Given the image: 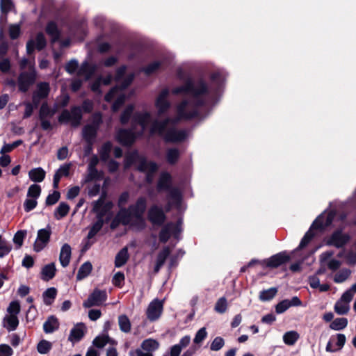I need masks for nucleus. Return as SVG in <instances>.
Listing matches in <instances>:
<instances>
[{
	"label": "nucleus",
	"instance_id": "nucleus-47",
	"mask_svg": "<svg viewBox=\"0 0 356 356\" xmlns=\"http://www.w3.org/2000/svg\"><path fill=\"white\" fill-rule=\"evenodd\" d=\"M348 325V319L346 318H337L330 324V327L334 330H341Z\"/></svg>",
	"mask_w": 356,
	"mask_h": 356
},
{
	"label": "nucleus",
	"instance_id": "nucleus-42",
	"mask_svg": "<svg viewBox=\"0 0 356 356\" xmlns=\"http://www.w3.org/2000/svg\"><path fill=\"white\" fill-rule=\"evenodd\" d=\"M92 266L90 261L84 262L79 268L76 274V280H81L88 277L91 273Z\"/></svg>",
	"mask_w": 356,
	"mask_h": 356
},
{
	"label": "nucleus",
	"instance_id": "nucleus-36",
	"mask_svg": "<svg viewBox=\"0 0 356 356\" xmlns=\"http://www.w3.org/2000/svg\"><path fill=\"white\" fill-rule=\"evenodd\" d=\"M173 225V222H168L164 225L161 228L159 234V241L163 243H165L170 238L172 234V226Z\"/></svg>",
	"mask_w": 356,
	"mask_h": 356
},
{
	"label": "nucleus",
	"instance_id": "nucleus-59",
	"mask_svg": "<svg viewBox=\"0 0 356 356\" xmlns=\"http://www.w3.org/2000/svg\"><path fill=\"white\" fill-rule=\"evenodd\" d=\"M126 101V96L124 94L119 95L111 106V111L116 113L122 106Z\"/></svg>",
	"mask_w": 356,
	"mask_h": 356
},
{
	"label": "nucleus",
	"instance_id": "nucleus-12",
	"mask_svg": "<svg viewBox=\"0 0 356 356\" xmlns=\"http://www.w3.org/2000/svg\"><path fill=\"white\" fill-rule=\"evenodd\" d=\"M336 213L334 211H329L326 216L324 213L320 214L313 221L310 226V229L314 230H319L321 232L325 229L326 227H329L333 222Z\"/></svg>",
	"mask_w": 356,
	"mask_h": 356
},
{
	"label": "nucleus",
	"instance_id": "nucleus-48",
	"mask_svg": "<svg viewBox=\"0 0 356 356\" xmlns=\"http://www.w3.org/2000/svg\"><path fill=\"white\" fill-rule=\"evenodd\" d=\"M277 289L271 287L267 290H263L259 293V299L262 301H269L272 300L277 294Z\"/></svg>",
	"mask_w": 356,
	"mask_h": 356
},
{
	"label": "nucleus",
	"instance_id": "nucleus-63",
	"mask_svg": "<svg viewBox=\"0 0 356 356\" xmlns=\"http://www.w3.org/2000/svg\"><path fill=\"white\" fill-rule=\"evenodd\" d=\"M102 114L100 112L95 113L92 116V122L88 125H92L96 129L99 130L100 125L102 124Z\"/></svg>",
	"mask_w": 356,
	"mask_h": 356
},
{
	"label": "nucleus",
	"instance_id": "nucleus-25",
	"mask_svg": "<svg viewBox=\"0 0 356 356\" xmlns=\"http://www.w3.org/2000/svg\"><path fill=\"white\" fill-rule=\"evenodd\" d=\"M72 249L68 243H65L60 249L59 261L63 267H67L70 261Z\"/></svg>",
	"mask_w": 356,
	"mask_h": 356
},
{
	"label": "nucleus",
	"instance_id": "nucleus-15",
	"mask_svg": "<svg viewBox=\"0 0 356 356\" xmlns=\"http://www.w3.org/2000/svg\"><path fill=\"white\" fill-rule=\"evenodd\" d=\"M51 235V228L47 225L45 228L40 229L38 231L36 241L34 243L33 249L38 252L42 250L50 241Z\"/></svg>",
	"mask_w": 356,
	"mask_h": 356
},
{
	"label": "nucleus",
	"instance_id": "nucleus-19",
	"mask_svg": "<svg viewBox=\"0 0 356 356\" xmlns=\"http://www.w3.org/2000/svg\"><path fill=\"white\" fill-rule=\"evenodd\" d=\"M112 208V202L108 201L104 203L103 199L100 197L98 200L94 202L92 211L97 213V218L104 219V217L111 210Z\"/></svg>",
	"mask_w": 356,
	"mask_h": 356
},
{
	"label": "nucleus",
	"instance_id": "nucleus-41",
	"mask_svg": "<svg viewBox=\"0 0 356 356\" xmlns=\"http://www.w3.org/2000/svg\"><path fill=\"white\" fill-rule=\"evenodd\" d=\"M57 289L55 287L48 288L42 293L43 302L46 305H51L57 296Z\"/></svg>",
	"mask_w": 356,
	"mask_h": 356
},
{
	"label": "nucleus",
	"instance_id": "nucleus-8",
	"mask_svg": "<svg viewBox=\"0 0 356 356\" xmlns=\"http://www.w3.org/2000/svg\"><path fill=\"white\" fill-rule=\"evenodd\" d=\"M141 162L137 166V170L140 172H145V181L150 184L153 181L154 174L159 170L158 164L152 161H147L145 157L140 158Z\"/></svg>",
	"mask_w": 356,
	"mask_h": 356
},
{
	"label": "nucleus",
	"instance_id": "nucleus-13",
	"mask_svg": "<svg viewBox=\"0 0 356 356\" xmlns=\"http://www.w3.org/2000/svg\"><path fill=\"white\" fill-rule=\"evenodd\" d=\"M336 213L334 211H329L326 216L324 213L320 214L313 221L310 226V229L314 230H319L321 232L325 229L326 227H329L333 222Z\"/></svg>",
	"mask_w": 356,
	"mask_h": 356
},
{
	"label": "nucleus",
	"instance_id": "nucleus-50",
	"mask_svg": "<svg viewBox=\"0 0 356 356\" xmlns=\"http://www.w3.org/2000/svg\"><path fill=\"white\" fill-rule=\"evenodd\" d=\"M299 334L296 331H289L286 332L283 336L284 342L286 345H293L298 339Z\"/></svg>",
	"mask_w": 356,
	"mask_h": 356
},
{
	"label": "nucleus",
	"instance_id": "nucleus-17",
	"mask_svg": "<svg viewBox=\"0 0 356 356\" xmlns=\"http://www.w3.org/2000/svg\"><path fill=\"white\" fill-rule=\"evenodd\" d=\"M136 133L131 129H120L116 134V140L122 146H131L136 139Z\"/></svg>",
	"mask_w": 356,
	"mask_h": 356
},
{
	"label": "nucleus",
	"instance_id": "nucleus-18",
	"mask_svg": "<svg viewBox=\"0 0 356 356\" xmlns=\"http://www.w3.org/2000/svg\"><path fill=\"white\" fill-rule=\"evenodd\" d=\"M163 301L154 299L152 301L146 312L147 317L150 321H155L159 318L163 312Z\"/></svg>",
	"mask_w": 356,
	"mask_h": 356
},
{
	"label": "nucleus",
	"instance_id": "nucleus-43",
	"mask_svg": "<svg viewBox=\"0 0 356 356\" xmlns=\"http://www.w3.org/2000/svg\"><path fill=\"white\" fill-rule=\"evenodd\" d=\"M112 147L113 144L111 141H106L102 145L99 150V156L101 161L104 162L108 161Z\"/></svg>",
	"mask_w": 356,
	"mask_h": 356
},
{
	"label": "nucleus",
	"instance_id": "nucleus-56",
	"mask_svg": "<svg viewBox=\"0 0 356 356\" xmlns=\"http://www.w3.org/2000/svg\"><path fill=\"white\" fill-rule=\"evenodd\" d=\"M51 348H52L51 343L47 340H44V339L41 340L38 343V346H37V350H38V353L40 354L48 353L50 351V350L51 349Z\"/></svg>",
	"mask_w": 356,
	"mask_h": 356
},
{
	"label": "nucleus",
	"instance_id": "nucleus-37",
	"mask_svg": "<svg viewBox=\"0 0 356 356\" xmlns=\"http://www.w3.org/2000/svg\"><path fill=\"white\" fill-rule=\"evenodd\" d=\"M70 209V207L67 203L61 202L55 209L54 216L56 220H60L68 214Z\"/></svg>",
	"mask_w": 356,
	"mask_h": 356
},
{
	"label": "nucleus",
	"instance_id": "nucleus-54",
	"mask_svg": "<svg viewBox=\"0 0 356 356\" xmlns=\"http://www.w3.org/2000/svg\"><path fill=\"white\" fill-rule=\"evenodd\" d=\"M11 250V245L0 235V258L8 254Z\"/></svg>",
	"mask_w": 356,
	"mask_h": 356
},
{
	"label": "nucleus",
	"instance_id": "nucleus-51",
	"mask_svg": "<svg viewBox=\"0 0 356 356\" xmlns=\"http://www.w3.org/2000/svg\"><path fill=\"white\" fill-rule=\"evenodd\" d=\"M315 233L312 229L309 228V230L305 234L304 236L301 239L298 249L302 250L305 248L310 243V241L313 239Z\"/></svg>",
	"mask_w": 356,
	"mask_h": 356
},
{
	"label": "nucleus",
	"instance_id": "nucleus-11",
	"mask_svg": "<svg viewBox=\"0 0 356 356\" xmlns=\"http://www.w3.org/2000/svg\"><path fill=\"white\" fill-rule=\"evenodd\" d=\"M107 300V293L105 290L95 289L89 295L87 300L83 302V307L90 308L93 306H101Z\"/></svg>",
	"mask_w": 356,
	"mask_h": 356
},
{
	"label": "nucleus",
	"instance_id": "nucleus-4",
	"mask_svg": "<svg viewBox=\"0 0 356 356\" xmlns=\"http://www.w3.org/2000/svg\"><path fill=\"white\" fill-rule=\"evenodd\" d=\"M158 192L168 191V197L174 201L177 205H179L181 202V193L179 189L172 186V177L168 172H161L156 184Z\"/></svg>",
	"mask_w": 356,
	"mask_h": 356
},
{
	"label": "nucleus",
	"instance_id": "nucleus-7",
	"mask_svg": "<svg viewBox=\"0 0 356 356\" xmlns=\"http://www.w3.org/2000/svg\"><path fill=\"white\" fill-rule=\"evenodd\" d=\"M350 240V236L344 233L342 228L335 229L326 239L325 244L336 248H343Z\"/></svg>",
	"mask_w": 356,
	"mask_h": 356
},
{
	"label": "nucleus",
	"instance_id": "nucleus-33",
	"mask_svg": "<svg viewBox=\"0 0 356 356\" xmlns=\"http://www.w3.org/2000/svg\"><path fill=\"white\" fill-rule=\"evenodd\" d=\"M134 109L135 106L133 104H129L125 107L120 116V122L122 125L128 124L134 114Z\"/></svg>",
	"mask_w": 356,
	"mask_h": 356
},
{
	"label": "nucleus",
	"instance_id": "nucleus-34",
	"mask_svg": "<svg viewBox=\"0 0 356 356\" xmlns=\"http://www.w3.org/2000/svg\"><path fill=\"white\" fill-rule=\"evenodd\" d=\"M144 157L143 156L139 155L137 151H134L133 152L125 156L124 161V170H128L131 168V166L136 163L137 161L140 163L141 159L140 158Z\"/></svg>",
	"mask_w": 356,
	"mask_h": 356
},
{
	"label": "nucleus",
	"instance_id": "nucleus-24",
	"mask_svg": "<svg viewBox=\"0 0 356 356\" xmlns=\"http://www.w3.org/2000/svg\"><path fill=\"white\" fill-rule=\"evenodd\" d=\"M59 326L60 323L58 318L54 315H51L49 316L44 323L43 330L47 334L53 333L56 330H58Z\"/></svg>",
	"mask_w": 356,
	"mask_h": 356
},
{
	"label": "nucleus",
	"instance_id": "nucleus-44",
	"mask_svg": "<svg viewBox=\"0 0 356 356\" xmlns=\"http://www.w3.org/2000/svg\"><path fill=\"white\" fill-rule=\"evenodd\" d=\"M94 72L95 67L87 61H85L81 64L77 74L79 76H85L86 79H88L90 78Z\"/></svg>",
	"mask_w": 356,
	"mask_h": 356
},
{
	"label": "nucleus",
	"instance_id": "nucleus-46",
	"mask_svg": "<svg viewBox=\"0 0 356 356\" xmlns=\"http://www.w3.org/2000/svg\"><path fill=\"white\" fill-rule=\"evenodd\" d=\"M110 341L111 338L108 334L98 335L93 339L92 346L97 348H103Z\"/></svg>",
	"mask_w": 356,
	"mask_h": 356
},
{
	"label": "nucleus",
	"instance_id": "nucleus-28",
	"mask_svg": "<svg viewBox=\"0 0 356 356\" xmlns=\"http://www.w3.org/2000/svg\"><path fill=\"white\" fill-rule=\"evenodd\" d=\"M46 176V172L40 167L31 169L29 172V179L35 183L42 182Z\"/></svg>",
	"mask_w": 356,
	"mask_h": 356
},
{
	"label": "nucleus",
	"instance_id": "nucleus-57",
	"mask_svg": "<svg viewBox=\"0 0 356 356\" xmlns=\"http://www.w3.org/2000/svg\"><path fill=\"white\" fill-rule=\"evenodd\" d=\"M60 198V193L55 190L51 194H49L45 200L46 206H52L56 204Z\"/></svg>",
	"mask_w": 356,
	"mask_h": 356
},
{
	"label": "nucleus",
	"instance_id": "nucleus-55",
	"mask_svg": "<svg viewBox=\"0 0 356 356\" xmlns=\"http://www.w3.org/2000/svg\"><path fill=\"white\" fill-rule=\"evenodd\" d=\"M41 187L40 185L33 184L31 185L27 191V197L38 199L41 194Z\"/></svg>",
	"mask_w": 356,
	"mask_h": 356
},
{
	"label": "nucleus",
	"instance_id": "nucleus-22",
	"mask_svg": "<svg viewBox=\"0 0 356 356\" xmlns=\"http://www.w3.org/2000/svg\"><path fill=\"white\" fill-rule=\"evenodd\" d=\"M46 33L51 38V43L54 44L60 40L61 32L56 22L51 20L47 22L45 27Z\"/></svg>",
	"mask_w": 356,
	"mask_h": 356
},
{
	"label": "nucleus",
	"instance_id": "nucleus-14",
	"mask_svg": "<svg viewBox=\"0 0 356 356\" xmlns=\"http://www.w3.org/2000/svg\"><path fill=\"white\" fill-rule=\"evenodd\" d=\"M291 256L286 251H282L263 260L265 266L269 268H277L291 261Z\"/></svg>",
	"mask_w": 356,
	"mask_h": 356
},
{
	"label": "nucleus",
	"instance_id": "nucleus-5",
	"mask_svg": "<svg viewBox=\"0 0 356 356\" xmlns=\"http://www.w3.org/2000/svg\"><path fill=\"white\" fill-rule=\"evenodd\" d=\"M147 200L144 196L138 197L134 204L129 205L127 209L133 218L131 226L143 229L145 227L144 214L147 210Z\"/></svg>",
	"mask_w": 356,
	"mask_h": 356
},
{
	"label": "nucleus",
	"instance_id": "nucleus-2",
	"mask_svg": "<svg viewBox=\"0 0 356 356\" xmlns=\"http://www.w3.org/2000/svg\"><path fill=\"white\" fill-rule=\"evenodd\" d=\"M92 109V102L89 99H86L83 102L81 108L79 106H73L71 107L70 111L63 109L58 116V120L60 124L71 122V124L76 127L81 124L83 118L82 110L86 113H90Z\"/></svg>",
	"mask_w": 356,
	"mask_h": 356
},
{
	"label": "nucleus",
	"instance_id": "nucleus-16",
	"mask_svg": "<svg viewBox=\"0 0 356 356\" xmlns=\"http://www.w3.org/2000/svg\"><path fill=\"white\" fill-rule=\"evenodd\" d=\"M169 96V90L168 88L163 89L157 96L155 100V107L157 109L158 115L165 114L170 108L171 104L168 99Z\"/></svg>",
	"mask_w": 356,
	"mask_h": 356
},
{
	"label": "nucleus",
	"instance_id": "nucleus-6",
	"mask_svg": "<svg viewBox=\"0 0 356 356\" xmlns=\"http://www.w3.org/2000/svg\"><path fill=\"white\" fill-rule=\"evenodd\" d=\"M189 102L186 99L181 101L177 107V117L172 118L171 124L175 125L180 120H191L200 116L199 111L193 109L191 111H186V107L188 106Z\"/></svg>",
	"mask_w": 356,
	"mask_h": 356
},
{
	"label": "nucleus",
	"instance_id": "nucleus-45",
	"mask_svg": "<svg viewBox=\"0 0 356 356\" xmlns=\"http://www.w3.org/2000/svg\"><path fill=\"white\" fill-rule=\"evenodd\" d=\"M118 325L122 332L128 333L131 331V324L127 315L122 314L118 316Z\"/></svg>",
	"mask_w": 356,
	"mask_h": 356
},
{
	"label": "nucleus",
	"instance_id": "nucleus-23",
	"mask_svg": "<svg viewBox=\"0 0 356 356\" xmlns=\"http://www.w3.org/2000/svg\"><path fill=\"white\" fill-rule=\"evenodd\" d=\"M46 33L51 38V43L54 44L60 40L61 32L56 22L51 20L47 22L45 27Z\"/></svg>",
	"mask_w": 356,
	"mask_h": 356
},
{
	"label": "nucleus",
	"instance_id": "nucleus-27",
	"mask_svg": "<svg viewBox=\"0 0 356 356\" xmlns=\"http://www.w3.org/2000/svg\"><path fill=\"white\" fill-rule=\"evenodd\" d=\"M98 130L92 125H85L82 129L83 138L86 142L95 141Z\"/></svg>",
	"mask_w": 356,
	"mask_h": 356
},
{
	"label": "nucleus",
	"instance_id": "nucleus-61",
	"mask_svg": "<svg viewBox=\"0 0 356 356\" xmlns=\"http://www.w3.org/2000/svg\"><path fill=\"white\" fill-rule=\"evenodd\" d=\"M135 78L134 73H129L120 83L118 86L120 90H126L134 81Z\"/></svg>",
	"mask_w": 356,
	"mask_h": 356
},
{
	"label": "nucleus",
	"instance_id": "nucleus-58",
	"mask_svg": "<svg viewBox=\"0 0 356 356\" xmlns=\"http://www.w3.org/2000/svg\"><path fill=\"white\" fill-rule=\"evenodd\" d=\"M227 308V300L225 297L219 298L215 305V311L220 314H223Z\"/></svg>",
	"mask_w": 356,
	"mask_h": 356
},
{
	"label": "nucleus",
	"instance_id": "nucleus-10",
	"mask_svg": "<svg viewBox=\"0 0 356 356\" xmlns=\"http://www.w3.org/2000/svg\"><path fill=\"white\" fill-rule=\"evenodd\" d=\"M147 219L153 225L161 227L166 220V215L161 207L153 204L147 211Z\"/></svg>",
	"mask_w": 356,
	"mask_h": 356
},
{
	"label": "nucleus",
	"instance_id": "nucleus-32",
	"mask_svg": "<svg viewBox=\"0 0 356 356\" xmlns=\"http://www.w3.org/2000/svg\"><path fill=\"white\" fill-rule=\"evenodd\" d=\"M115 216L118 218L122 225H131L133 218H131L130 212L127 208H120Z\"/></svg>",
	"mask_w": 356,
	"mask_h": 356
},
{
	"label": "nucleus",
	"instance_id": "nucleus-49",
	"mask_svg": "<svg viewBox=\"0 0 356 356\" xmlns=\"http://www.w3.org/2000/svg\"><path fill=\"white\" fill-rule=\"evenodd\" d=\"M351 271L348 268H343L337 273L334 277V282L336 283H342L345 282L350 275Z\"/></svg>",
	"mask_w": 356,
	"mask_h": 356
},
{
	"label": "nucleus",
	"instance_id": "nucleus-52",
	"mask_svg": "<svg viewBox=\"0 0 356 356\" xmlns=\"http://www.w3.org/2000/svg\"><path fill=\"white\" fill-rule=\"evenodd\" d=\"M170 254V248L168 246L164 247L157 254L156 262L163 266L167 258Z\"/></svg>",
	"mask_w": 356,
	"mask_h": 356
},
{
	"label": "nucleus",
	"instance_id": "nucleus-39",
	"mask_svg": "<svg viewBox=\"0 0 356 356\" xmlns=\"http://www.w3.org/2000/svg\"><path fill=\"white\" fill-rule=\"evenodd\" d=\"M140 347L143 350L152 353L159 348V343L156 339L149 338L143 341Z\"/></svg>",
	"mask_w": 356,
	"mask_h": 356
},
{
	"label": "nucleus",
	"instance_id": "nucleus-38",
	"mask_svg": "<svg viewBox=\"0 0 356 356\" xmlns=\"http://www.w3.org/2000/svg\"><path fill=\"white\" fill-rule=\"evenodd\" d=\"M163 63L161 61L155 60L143 67L141 69V72H143L146 76H149L159 71Z\"/></svg>",
	"mask_w": 356,
	"mask_h": 356
},
{
	"label": "nucleus",
	"instance_id": "nucleus-53",
	"mask_svg": "<svg viewBox=\"0 0 356 356\" xmlns=\"http://www.w3.org/2000/svg\"><path fill=\"white\" fill-rule=\"evenodd\" d=\"M35 48L38 51H42L47 46V40L42 32L37 33L35 41Z\"/></svg>",
	"mask_w": 356,
	"mask_h": 356
},
{
	"label": "nucleus",
	"instance_id": "nucleus-30",
	"mask_svg": "<svg viewBox=\"0 0 356 356\" xmlns=\"http://www.w3.org/2000/svg\"><path fill=\"white\" fill-rule=\"evenodd\" d=\"M128 249L127 247L122 248L115 255V266L120 268L123 266L129 259Z\"/></svg>",
	"mask_w": 356,
	"mask_h": 356
},
{
	"label": "nucleus",
	"instance_id": "nucleus-64",
	"mask_svg": "<svg viewBox=\"0 0 356 356\" xmlns=\"http://www.w3.org/2000/svg\"><path fill=\"white\" fill-rule=\"evenodd\" d=\"M225 345V340L221 337H216L212 341L210 349L213 351L220 350Z\"/></svg>",
	"mask_w": 356,
	"mask_h": 356
},
{
	"label": "nucleus",
	"instance_id": "nucleus-40",
	"mask_svg": "<svg viewBox=\"0 0 356 356\" xmlns=\"http://www.w3.org/2000/svg\"><path fill=\"white\" fill-rule=\"evenodd\" d=\"M3 326L6 327L8 331L15 330L19 325L17 316L13 314L6 316L3 318Z\"/></svg>",
	"mask_w": 356,
	"mask_h": 356
},
{
	"label": "nucleus",
	"instance_id": "nucleus-62",
	"mask_svg": "<svg viewBox=\"0 0 356 356\" xmlns=\"http://www.w3.org/2000/svg\"><path fill=\"white\" fill-rule=\"evenodd\" d=\"M22 143H23V140L19 139V140H17L13 142L11 144H5L2 147V148H1V149L0 151V153L1 154H5V153L10 152L14 149H15L17 147H19V145H21Z\"/></svg>",
	"mask_w": 356,
	"mask_h": 356
},
{
	"label": "nucleus",
	"instance_id": "nucleus-9",
	"mask_svg": "<svg viewBox=\"0 0 356 356\" xmlns=\"http://www.w3.org/2000/svg\"><path fill=\"white\" fill-rule=\"evenodd\" d=\"M36 80V72L34 70L30 72H22L17 78L18 90L19 92L26 93L32 86Z\"/></svg>",
	"mask_w": 356,
	"mask_h": 356
},
{
	"label": "nucleus",
	"instance_id": "nucleus-26",
	"mask_svg": "<svg viewBox=\"0 0 356 356\" xmlns=\"http://www.w3.org/2000/svg\"><path fill=\"white\" fill-rule=\"evenodd\" d=\"M181 156V152L177 147H170L167 149L165 152L166 162L170 165H175L177 163Z\"/></svg>",
	"mask_w": 356,
	"mask_h": 356
},
{
	"label": "nucleus",
	"instance_id": "nucleus-20",
	"mask_svg": "<svg viewBox=\"0 0 356 356\" xmlns=\"http://www.w3.org/2000/svg\"><path fill=\"white\" fill-rule=\"evenodd\" d=\"M302 305L301 300L298 296H293L291 300L284 299L275 305V312L282 314L291 307H299Z\"/></svg>",
	"mask_w": 356,
	"mask_h": 356
},
{
	"label": "nucleus",
	"instance_id": "nucleus-21",
	"mask_svg": "<svg viewBox=\"0 0 356 356\" xmlns=\"http://www.w3.org/2000/svg\"><path fill=\"white\" fill-rule=\"evenodd\" d=\"M151 117V113L148 111L136 112L131 119V127L135 129L136 125L138 124L144 130L147 127Z\"/></svg>",
	"mask_w": 356,
	"mask_h": 356
},
{
	"label": "nucleus",
	"instance_id": "nucleus-60",
	"mask_svg": "<svg viewBox=\"0 0 356 356\" xmlns=\"http://www.w3.org/2000/svg\"><path fill=\"white\" fill-rule=\"evenodd\" d=\"M125 277L122 272H117L112 279V284L118 288H122L124 284Z\"/></svg>",
	"mask_w": 356,
	"mask_h": 356
},
{
	"label": "nucleus",
	"instance_id": "nucleus-31",
	"mask_svg": "<svg viewBox=\"0 0 356 356\" xmlns=\"http://www.w3.org/2000/svg\"><path fill=\"white\" fill-rule=\"evenodd\" d=\"M84 324L79 323L70 330L69 340L71 341H79L84 336Z\"/></svg>",
	"mask_w": 356,
	"mask_h": 356
},
{
	"label": "nucleus",
	"instance_id": "nucleus-29",
	"mask_svg": "<svg viewBox=\"0 0 356 356\" xmlns=\"http://www.w3.org/2000/svg\"><path fill=\"white\" fill-rule=\"evenodd\" d=\"M56 269L54 263H51L47 265H45L41 271V278L44 281H49L52 280L56 275Z\"/></svg>",
	"mask_w": 356,
	"mask_h": 356
},
{
	"label": "nucleus",
	"instance_id": "nucleus-35",
	"mask_svg": "<svg viewBox=\"0 0 356 356\" xmlns=\"http://www.w3.org/2000/svg\"><path fill=\"white\" fill-rule=\"evenodd\" d=\"M50 92V86L47 82H40L37 85L36 90L33 92V94L38 96L39 98L46 99Z\"/></svg>",
	"mask_w": 356,
	"mask_h": 356
},
{
	"label": "nucleus",
	"instance_id": "nucleus-3",
	"mask_svg": "<svg viewBox=\"0 0 356 356\" xmlns=\"http://www.w3.org/2000/svg\"><path fill=\"white\" fill-rule=\"evenodd\" d=\"M172 93L175 95L185 94L190 95L192 97H198L200 95H208L210 90L207 82L202 79H199L195 84L192 79H188L185 83L180 86L174 88Z\"/></svg>",
	"mask_w": 356,
	"mask_h": 356
},
{
	"label": "nucleus",
	"instance_id": "nucleus-1",
	"mask_svg": "<svg viewBox=\"0 0 356 356\" xmlns=\"http://www.w3.org/2000/svg\"><path fill=\"white\" fill-rule=\"evenodd\" d=\"M151 134H157L163 137L167 143H177L184 142L187 138V131L184 129H177L175 127L166 129L160 120H154L150 127Z\"/></svg>",
	"mask_w": 356,
	"mask_h": 356
}]
</instances>
